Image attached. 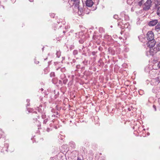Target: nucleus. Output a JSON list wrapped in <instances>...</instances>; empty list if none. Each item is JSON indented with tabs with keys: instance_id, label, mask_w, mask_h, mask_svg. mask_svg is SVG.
<instances>
[{
	"instance_id": "obj_20",
	"label": "nucleus",
	"mask_w": 160,
	"mask_h": 160,
	"mask_svg": "<svg viewBox=\"0 0 160 160\" xmlns=\"http://www.w3.org/2000/svg\"><path fill=\"white\" fill-rule=\"evenodd\" d=\"M158 67L160 69V61L158 63Z\"/></svg>"
},
{
	"instance_id": "obj_4",
	"label": "nucleus",
	"mask_w": 160,
	"mask_h": 160,
	"mask_svg": "<svg viewBox=\"0 0 160 160\" xmlns=\"http://www.w3.org/2000/svg\"><path fill=\"white\" fill-rule=\"evenodd\" d=\"M152 3V1L149 0H147L146 2L144 4L145 7L143 8V9L145 11H148L149 9L151 7Z\"/></svg>"
},
{
	"instance_id": "obj_16",
	"label": "nucleus",
	"mask_w": 160,
	"mask_h": 160,
	"mask_svg": "<svg viewBox=\"0 0 160 160\" xmlns=\"http://www.w3.org/2000/svg\"><path fill=\"white\" fill-rule=\"evenodd\" d=\"M157 13L158 15L160 16V7L158 8Z\"/></svg>"
},
{
	"instance_id": "obj_17",
	"label": "nucleus",
	"mask_w": 160,
	"mask_h": 160,
	"mask_svg": "<svg viewBox=\"0 0 160 160\" xmlns=\"http://www.w3.org/2000/svg\"><path fill=\"white\" fill-rule=\"evenodd\" d=\"M113 18L116 19H118V16L117 15L115 14L113 16Z\"/></svg>"
},
{
	"instance_id": "obj_11",
	"label": "nucleus",
	"mask_w": 160,
	"mask_h": 160,
	"mask_svg": "<svg viewBox=\"0 0 160 160\" xmlns=\"http://www.w3.org/2000/svg\"><path fill=\"white\" fill-rule=\"evenodd\" d=\"M154 49L156 51V52L158 51H160V42L157 44L156 48H154Z\"/></svg>"
},
{
	"instance_id": "obj_23",
	"label": "nucleus",
	"mask_w": 160,
	"mask_h": 160,
	"mask_svg": "<svg viewBox=\"0 0 160 160\" xmlns=\"http://www.w3.org/2000/svg\"><path fill=\"white\" fill-rule=\"evenodd\" d=\"M128 110L129 111H131V108H128Z\"/></svg>"
},
{
	"instance_id": "obj_3",
	"label": "nucleus",
	"mask_w": 160,
	"mask_h": 160,
	"mask_svg": "<svg viewBox=\"0 0 160 160\" xmlns=\"http://www.w3.org/2000/svg\"><path fill=\"white\" fill-rule=\"evenodd\" d=\"M148 48L146 49V55L148 57H153L156 53V51L155 50L153 47H148Z\"/></svg>"
},
{
	"instance_id": "obj_27",
	"label": "nucleus",
	"mask_w": 160,
	"mask_h": 160,
	"mask_svg": "<svg viewBox=\"0 0 160 160\" xmlns=\"http://www.w3.org/2000/svg\"><path fill=\"white\" fill-rule=\"evenodd\" d=\"M119 38L120 39H121L122 38L121 37H119Z\"/></svg>"
},
{
	"instance_id": "obj_7",
	"label": "nucleus",
	"mask_w": 160,
	"mask_h": 160,
	"mask_svg": "<svg viewBox=\"0 0 160 160\" xmlns=\"http://www.w3.org/2000/svg\"><path fill=\"white\" fill-rule=\"evenodd\" d=\"M139 40L142 42H144L146 41L145 36L144 35H142L138 37Z\"/></svg>"
},
{
	"instance_id": "obj_8",
	"label": "nucleus",
	"mask_w": 160,
	"mask_h": 160,
	"mask_svg": "<svg viewBox=\"0 0 160 160\" xmlns=\"http://www.w3.org/2000/svg\"><path fill=\"white\" fill-rule=\"evenodd\" d=\"M71 1L74 2V4L77 8H78V6L80 3L79 0H71Z\"/></svg>"
},
{
	"instance_id": "obj_29",
	"label": "nucleus",
	"mask_w": 160,
	"mask_h": 160,
	"mask_svg": "<svg viewBox=\"0 0 160 160\" xmlns=\"http://www.w3.org/2000/svg\"><path fill=\"white\" fill-rule=\"evenodd\" d=\"M110 27H111V28H112V26H111Z\"/></svg>"
},
{
	"instance_id": "obj_6",
	"label": "nucleus",
	"mask_w": 160,
	"mask_h": 160,
	"mask_svg": "<svg viewBox=\"0 0 160 160\" xmlns=\"http://www.w3.org/2000/svg\"><path fill=\"white\" fill-rule=\"evenodd\" d=\"M92 0H87L86 2V5L87 6L91 7L94 4Z\"/></svg>"
},
{
	"instance_id": "obj_10",
	"label": "nucleus",
	"mask_w": 160,
	"mask_h": 160,
	"mask_svg": "<svg viewBox=\"0 0 160 160\" xmlns=\"http://www.w3.org/2000/svg\"><path fill=\"white\" fill-rule=\"evenodd\" d=\"M155 30L157 32L160 30V22H158V24L155 26Z\"/></svg>"
},
{
	"instance_id": "obj_22",
	"label": "nucleus",
	"mask_w": 160,
	"mask_h": 160,
	"mask_svg": "<svg viewBox=\"0 0 160 160\" xmlns=\"http://www.w3.org/2000/svg\"><path fill=\"white\" fill-rule=\"evenodd\" d=\"M155 89H154V88H153L152 89V92L154 93V92H155Z\"/></svg>"
},
{
	"instance_id": "obj_12",
	"label": "nucleus",
	"mask_w": 160,
	"mask_h": 160,
	"mask_svg": "<svg viewBox=\"0 0 160 160\" xmlns=\"http://www.w3.org/2000/svg\"><path fill=\"white\" fill-rule=\"evenodd\" d=\"M126 12H124V11H123V12H121L120 13V15H121V17H122V19L123 18V17H125V16L126 15Z\"/></svg>"
},
{
	"instance_id": "obj_5",
	"label": "nucleus",
	"mask_w": 160,
	"mask_h": 160,
	"mask_svg": "<svg viewBox=\"0 0 160 160\" xmlns=\"http://www.w3.org/2000/svg\"><path fill=\"white\" fill-rule=\"evenodd\" d=\"M158 22V21L157 19H154L149 21L148 22V25L150 26H153L155 25Z\"/></svg>"
},
{
	"instance_id": "obj_19",
	"label": "nucleus",
	"mask_w": 160,
	"mask_h": 160,
	"mask_svg": "<svg viewBox=\"0 0 160 160\" xmlns=\"http://www.w3.org/2000/svg\"><path fill=\"white\" fill-rule=\"evenodd\" d=\"M153 109H154L155 111H156V110H157L156 107L155 105H153Z\"/></svg>"
},
{
	"instance_id": "obj_15",
	"label": "nucleus",
	"mask_w": 160,
	"mask_h": 160,
	"mask_svg": "<svg viewBox=\"0 0 160 160\" xmlns=\"http://www.w3.org/2000/svg\"><path fill=\"white\" fill-rule=\"evenodd\" d=\"M144 2V0H141L139 2H138V5L140 6H141L142 3Z\"/></svg>"
},
{
	"instance_id": "obj_13",
	"label": "nucleus",
	"mask_w": 160,
	"mask_h": 160,
	"mask_svg": "<svg viewBox=\"0 0 160 160\" xmlns=\"http://www.w3.org/2000/svg\"><path fill=\"white\" fill-rule=\"evenodd\" d=\"M123 19H124L126 21H128L129 20V17L128 15H126Z\"/></svg>"
},
{
	"instance_id": "obj_1",
	"label": "nucleus",
	"mask_w": 160,
	"mask_h": 160,
	"mask_svg": "<svg viewBox=\"0 0 160 160\" xmlns=\"http://www.w3.org/2000/svg\"><path fill=\"white\" fill-rule=\"evenodd\" d=\"M147 42L146 45L148 47H153L156 44V41L154 39V34L152 32L149 31L146 34Z\"/></svg>"
},
{
	"instance_id": "obj_28",
	"label": "nucleus",
	"mask_w": 160,
	"mask_h": 160,
	"mask_svg": "<svg viewBox=\"0 0 160 160\" xmlns=\"http://www.w3.org/2000/svg\"><path fill=\"white\" fill-rule=\"evenodd\" d=\"M148 135H149V133H148Z\"/></svg>"
},
{
	"instance_id": "obj_24",
	"label": "nucleus",
	"mask_w": 160,
	"mask_h": 160,
	"mask_svg": "<svg viewBox=\"0 0 160 160\" xmlns=\"http://www.w3.org/2000/svg\"><path fill=\"white\" fill-rule=\"evenodd\" d=\"M125 49H126L125 51H126V52H128V50H129V49H128V48H125Z\"/></svg>"
},
{
	"instance_id": "obj_26",
	"label": "nucleus",
	"mask_w": 160,
	"mask_h": 160,
	"mask_svg": "<svg viewBox=\"0 0 160 160\" xmlns=\"http://www.w3.org/2000/svg\"><path fill=\"white\" fill-rule=\"evenodd\" d=\"M155 6L156 7H157L158 6V5L156 4H155Z\"/></svg>"
},
{
	"instance_id": "obj_25",
	"label": "nucleus",
	"mask_w": 160,
	"mask_h": 160,
	"mask_svg": "<svg viewBox=\"0 0 160 160\" xmlns=\"http://www.w3.org/2000/svg\"><path fill=\"white\" fill-rule=\"evenodd\" d=\"M77 160H82L81 159H80V158H78Z\"/></svg>"
},
{
	"instance_id": "obj_30",
	"label": "nucleus",
	"mask_w": 160,
	"mask_h": 160,
	"mask_svg": "<svg viewBox=\"0 0 160 160\" xmlns=\"http://www.w3.org/2000/svg\"><path fill=\"white\" fill-rule=\"evenodd\" d=\"M113 110H114V109H112V111H113Z\"/></svg>"
},
{
	"instance_id": "obj_18",
	"label": "nucleus",
	"mask_w": 160,
	"mask_h": 160,
	"mask_svg": "<svg viewBox=\"0 0 160 160\" xmlns=\"http://www.w3.org/2000/svg\"><path fill=\"white\" fill-rule=\"evenodd\" d=\"M112 38L115 39H117L118 38V36L116 35H113Z\"/></svg>"
},
{
	"instance_id": "obj_14",
	"label": "nucleus",
	"mask_w": 160,
	"mask_h": 160,
	"mask_svg": "<svg viewBox=\"0 0 160 160\" xmlns=\"http://www.w3.org/2000/svg\"><path fill=\"white\" fill-rule=\"evenodd\" d=\"M78 8H79V6H78ZM78 9V14L79 15H81L82 14V10H81L80 9H79V8H77Z\"/></svg>"
},
{
	"instance_id": "obj_9",
	"label": "nucleus",
	"mask_w": 160,
	"mask_h": 160,
	"mask_svg": "<svg viewBox=\"0 0 160 160\" xmlns=\"http://www.w3.org/2000/svg\"><path fill=\"white\" fill-rule=\"evenodd\" d=\"M124 27L125 29H128L129 31L131 28V27L129 23L128 22L125 23V24H124Z\"/></svg>"
},
{
	"instance_id": "obj_21",
	"label": "nucleus",
	"mask_w": 160,
	"mask_h": 160,
	"mask_svg": "<svg viewBox=\"0 0 160 160\" xmlns=\"http://www.w3.org/2000/svg\"><path fill=\"white\" fill-rule=\"evenodd\" d=\"M129 1V0H127V2L128 4H131V3H132V2H128Z\"/></svg>"
},
{
	"instance_id": "obj_2",
	"label": "nucleus",
	"mask_w": 160,
	"mask_h": 160,
	"mask_svg": "<svg viewBox=\"0 0 160 160\" xmlns=\"http://www.w3.org/2000/svg\"><path fill=\"white\" fill-rule=\"evenodd\" d=\"M114 41L113 38L111 39V54L112 55L116 54H120L121 52V49L118 47H115V46L112 45V42Z\"/></svg>"
}]
</instances>
